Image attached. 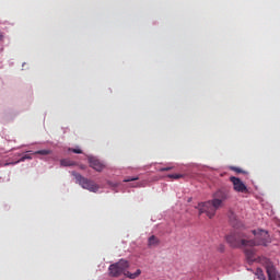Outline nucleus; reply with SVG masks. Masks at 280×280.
<instances>
[{
  "label": "nucleus",
  "mask_w": 280,
  "mask_h": 280,
  "mask_svg": "<svg viewBox=\"0 0 280 280\" xmlns=\"http://www.w3.org/2000/svg\"><path fill=\"white\" fill-rule=\"evenodd\" d=\"M219 250H220L221 253H224V245H220Z\"/></svg>",
  "instance_id": "obj_20"
},
{
  "label": "nucleus",
  "mask_w": 280,
  "mask_h": 280,
  "mask_svg": "<svg viewBox=\"0 0 280 280\" xmlns=\"http://www.w3.org/2000/svg\"><path fill=\"white\" fill-rule=\"evenodd\" d=\"M32 161V155L30 154H25L24 156H22L18 162L15 163H23L24 161Z\"/></svg>",
  "instance_id": "obj_13"
},
{
  "label": "nucleus",
  "mask_w": 280,
  "mask_h": 280,
  "mask_svg": "<svg viewBox=\"0 0 280 280\" xmlns=\"http://www.w3.org/2000/svg\"><path fill=\"white\" fill-rule=\"evenodd\" d=\"M229 218L234 229H240V226H242V223H240V221L237 220V215H235V213L230 212Z\"/></svg>",
  "instance_id": "obj_8"
},
{
  "label": "nucleus",
  "mask_w": 280,
  "mask_h": 280,
  "mask_svg": "<svg viewBox=\"0 0 280 280\" xmlns=\"http://www.w3.org/2000/svg\"><path fill=\"white\" fill-rule=\"evenodd\" d=\"M231 170H232L233 172H236V174H246V171H243V170L240 168V167L233 166V167H231Z\"/></svg>",
  "instance_id": "obj_15"
},
{
  "label": "nucleus",
  "mask_w": 280,
  "mask_h": 280,
  "mask_svg": "<svg viewBox=\"0 0 280 280\" xmlns=\"http://www.w3.org/2000/svg\"><path fill=\"white\" fill-rule=\"evenodd\" d=\"M60 163L63 167H69L72 165L69 160H61Z\"/></svg>",
  "instance_id": "obj_16"
},
{
  "label": "nucleus",
  "mask_w": 280,
  "mask_h": 280,
  "mask_svg": "<svg viewBox=\"0 0 280 280\" xmlns=\"http://www.w3.org/2000/svg\"><path fill=\"white\" fill-rule=\"evenodd\" d=\"M229 198H231V191L229 189L221 188L217 190L213 195L212 200L198 205L199 215L206 213L208 218H214L218 209H220L223 202L229 200Z\"/></svg>",
  "instance_id": "obj_2"
},
{
  "label": "nucleus",
  "mask_w": 280,
  "mask_h": 280,
  "mask_svg": "<svg viewBox=\"0 0 280 280\" xmlns=\"http://www.w3.org/2000/svg\"><path fill=\"white\" fill-rule=\"evenodd\" d=\"M230 182L233 185L234 191L237 194H248V187H246V184L240 177L231 176Z\"/></svg>",
  "instance_id": "obj_5"
},
{
  "label": "nucleus",
  "mask_w": 280,
  "mask_h": 280,
  "mask_svg": "<svg viewBox=\"0 0 280 280\" xmlns=\"http://www.w3.org/2000/svg\"><path fill=\"white\" fill-rule=\"evenodd\" d=\"M245 256L248 264H253L255 261V249H245Z\"/></svg>",
  "instance_id": "obj_9"
},
{
  "label": "nucleus",
  "mask_w": 280,
  "mask_h": 280,
  "mask_svg": "<svg viewBox=\"0 0 280 280\" xmlns=\"http://www.w3.org/2000/svg\"><path fill=\"white\" fill-rule=\"evenodd\" d=\"M130 268V262L125 259H120L118 262L112 264L108 267L109 277H121L124 275L127 279H137L141 276V269H137L136 272L128 271Z\"/></svg>",
  "instance_id": "obj_3"
},
{
  "label": "nucleus",
  "mask_w": 280,
  "mask_h": 280,
  "mask_svg": "<svg viewBox=\"0 0 280 280\" xmlns=\"http://www.w3.org/2000/svg\"><path fill=\"white\" fill-rule=\"evenodd\" d=\"M159 244H161V241L156 236L152 235L149 237L148 246L150 248H152V246H159Z\"/></svg>",
  "instance_id": "obj_10"
},
{
  "label": "nucleus",
  "mask_w": 280,
  "mask_h": 280,
  "mask_svg": "<svg viewBox=\"0 0 280 280\" xmlns=\"http://www.w3.org/2000/svg\"><path fill=\"white\" fill-rule=\"evenodd\" d=\"M183 174H170L167 175V178H174L175 180H178V178H183Z\"/></svg>",
  "instance_id": "obj_14"
},
{
  "label": "nucleus",
  "mask_w": 280,
  "mask_h": 280,
  "mask_svg": "<svg viewBox=\"0 0 280 280\" xmlns=\"http://www.w3.org/2000/svg\"><path fill=\"white\" fill-rule=\"evenodd\" d=\"M90 167L95 170V172H102L105 167L104 163H102L98 159L90 156L89 158Z\"/></svg>",
  "instance_id": "obj_6"
},
{
  "label": "nucleus",
  "mask_w": 280,
  "mask_h": 280,
  "mask_svg": "<svg viewBox=\"0 0 280 280\" xmlns=\"http://www.w3.org/2000/svg\"><path fill=\"white\" fill-rule=\"evenodd\" d=\"M0 40H3V35L0 34Z\"/></svg>",
  "instance_id": "obj_21"
},
{
  "label": "nucleus",
  "mask_w": 280,
  "mask_h": 280,
  "mask_svg": "<svg viewBox=\"0 0 280 280\" xmlns=\"http://www.w3.org/2000/svg\"><path fill=\"white\" fill-rule=\"evenodd\" d=\"M255 240H250L246 232L234 231L225 236L231 248H253V246H268L270 244V235L265 230L253 231Z\"/></svg>",
  "instance_id": "obj_1"
},
{
  "label": "nucleus",
  "mask_w": 280,
  "mask_h": 280,
  "mask_svg": "<svg viewBox=\"0 0 280 280\" xmlns=\"http://www.w3.org/2000/svg\"><path fill=\"white\" fill-rule=\"evenodd\" d=\"M255 275L259 280H266V276H264V270H261V268H257Z\"/></svg>",
  "instance_id": "obj_11"
},
{
  "label": "nucleus",
  "mask_w": 280,
  "mask_h": 280,
  "mask_svg": "<svg viewBox=\"0 0 280 280\" xmlns=\"http://www.w3.org/2000/svg\"><path fill=\"white\" fill-rule=\"evenodd\" d=\"M73 176H74L77 183H79V185L83 189H88V191H92L94 194H96V191L100 190V185H97V184H95V182L80 175V173H73Z\"/></svg>",
  "instance_id": "obj_4"
},
{
  "label": "nucleus",
  "mask_w": 280,
  "mask_h": 280,
  "mask_svg": "<svg viewBox=\"0 0 280 280\" xmlns=\"http://www.w3.org/2000/svg\"><path fill=\"white\" fill-rule=\"evenodd\" d=\"M69 152H73L74 154H82L81 149H69Z\"/></svg>",
  "instance_id": "obj_19"
},
{
  "label": "nucleus",
  "mask_w": 280,
  "mask_h": 280,
  "mask_svg": "<svg viewBox=\"0 0 280 280\" xmlns=\"http://www.w3.org/2000/svg\"><path fill=\"white\" fill-rule=\"evenodd\" d=\"M171 170H174V166L161 167L159 172H170Z\"/></svg>",
  "instance_id": "obj_17"
},
{
  "label": "nucleus",
  "mask_w": 280,
  "mask_h": 280,
  "mask_svg": "<svg viewBox=\"0 0 280 280\" xmlns=\"http://www.w3.org/2000/svg\"><path fill=\"white\" fill-rule=\"evenodd\" d=\"M132 180H139V177H129L124 179V183H132Z\"/></svg>",
  "instance_id": "obj_18"
},
{
  "label": "nucleus",
  "mask_w": 280,
  "mask_h": 280,
  "mask_svg": "<svg viewBox=\"0 0 280 280\" xmlns=\"http://www.w3.org/2000/svg\"><path fill=\"white\" fill-rule=\"evenodd\" d=\"M267 275L269 280H279L280 276L279 272H277V269L272 266L267 267Z\"/></svg>",
  "instance_id": "obj_7"
},
{
  "label": "nucleus",
  "mask_w": 280,
  "mask_h": 280,
  "mask_svg": "<svg viewBox=\"0 0 280 280\" xmlns=\"http://www.w3.org/2000/svg\"><path fill=\"white\" fill-rule=\"evenodd\" d=\"M33 154H40L42 156H47L51 154V150H38V151H35Z\"/></svg>",
  "instance_id": "obj_12"
}]
</instances>
